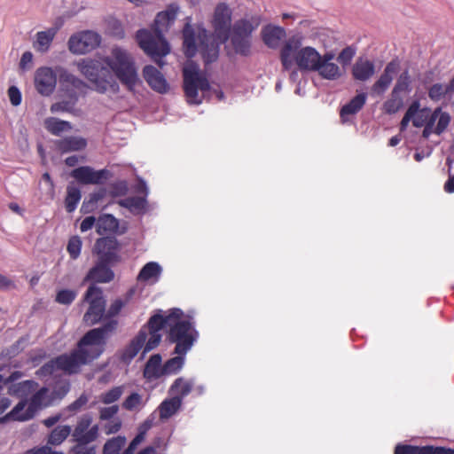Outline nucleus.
<instances>
[{
    "mask_svg": "<svg viewBox=\"0 0 454 454\" xmlns=\"http://www.w3.org/2000/svg\"><path fill=\"white\" fill-rule=\"evenodd\" d=\"M183 316L182 309L174 308L165 316L157 313L150 317L147 323L122 350L121 360L129 363L143 348L144 354L157 348L161 341L160 331L163 328H168L167 341L175 344L174 354L186 355L196 342L199 333L192 322L182 318Z\"/></svg>",
    "mask_w": 454,
    "mask_h": 454,
    "instance_id": "nucleus-1",
    "label": "nucleus"
},
{
    "mask_svg": "<svg viewBox=\"0 0 454 454\" xmlns=\"http://www.w3.org/2000/svg\"><path fill=\"white\" fill-rule=\"evenodd\" d=\"M77 67L81 74L92 84L93 89L101 94L107 90L113 93L119 91V84L111 71L129 91H134L136 86L141 82L132 57L119 47L114 48L111 56L102 60L82 59L77 63Z\"/></svg>",
    "mask_w": 454,
    "mask_h": 454,
    "instance_id": "nucleus-2",
    "label": "nucleus"
},
{
    "mask_svg": "<svg viewBox=\"0 0 454 454\" xmlns=\"http://www.w3.org/2000/svg\"><path fill=\"white\" fill-rule=\"evenodd\" d=\"M176 18V11L168 9L159 12L152 26V29H139L136 34V39L139 47L160 67L165 65L163 57L170 52V46L163 35Z\"/></svg>",
    "mask_w": 454,
    "mask_h": 454,
    "instance_id": "nucleus-3",
    "label": "nucleus"
},
{
    "mask_svg": "<svg viewBox=\"0 0 454 454\" xmlns=\"http://www.w3.org/2000/svg\"><path fill=\"white\" fill-rule=\"evenodd\" d=\"M117 325V320H108L100 327L88 331L80 339L75 348L87 364L103 354L106 341L116 330Z\"/></svg>",
    "mask_w": 454,
    "mask_h": 454,
    "instance_id": "nucleus-4",
    "label": "nucleus"
},
{
    "mask_svg": "<svg viewBox=\"0 0 454 454\" xmlns=\"http://www.w3.org/2000/svg\"><path fill=\"white\" fill-rule=\"evenodd\" d=\"M301 41L297 38L288 39L280 51V59L285 70H289L294 61L301 71H316L318 67L320 54L313 47L301 48Z\"/></svg>",
    "mask_w": 454,
    "mask_h": 454,
    "instance_id": "nucleus-5",
    "label": "nucleus"
},
{
    "mask_svg": "<svg viewBox=\"0 0 454 454\" xmlns=\"http://www.w3.org/2000/svg\"><path fill=\"white\" fill-rule=\"evenodd\" d=\"M98 425H92V417L90 414L82 416L70 434L74 442L70 449V454H95L96 448L91 443L98 439Z\"/></svg>",
    "mask_w": 454,
    "mask_h": 454,
    "instance_id": "nucleus-6",
    "label": "nucleus"
},
{
    "mask_svg": "<svg viewBox=\"0 0 454 454\" xmlns=\"http://www.w3.org/2000/svg\"><path fill=\"white\" fill-rule=\"evenodd\" d=\"M184 91L187 102L192 105L202 103V98L199 97L198 91L206 92L210 90V83L207 77L201 74L194 65L185 67L183 70Z\"/></svg>",
    "mask_w": 454,
    "mask_h": 454,
    "instance_id": "nucleus-7",
    "label": "nucleus"
},
{
    "mask_svg": "<svg viewBox=\"0 0 454 454\" xmlns=\"http://www.w3.org/2000/svg\"><path fill=\"white\" fill-rule=\"evenodd\" d=\"M83 301L89 304L83 315V322L87 325H94L106 318V299L100 287L90 285L84 294Z\"/></svg>",
    "mask_w": 454,
    "mask_h": 454,
    "instance_id": "nucleus-8",
    "label": "nucleus"
},
{
    "mask_svg": "<svg viewBox=\"0 0 454 454\" xmlns=\"http://www.w3.org/2000/svg\"><path fill=\"white\" fill-rule=\"evenodd\" d=\"M58 71L59 90L65 97L74 99V96L78 101L81 95H86L89 87L85 82L64 68Z\"/></svg>",
    "mask_w": 454,
    "mask_h": 454,
    "instance_id": "nucleus-9",
    "label": "nucleus"
},
{
    "mask_svg": "<svg viewBox=\"0 0 454 454\" xmlns=\"http://www.w3.org/2000/svg\"><path fill=\"white\" fill-rule=\"evenodd\" d=\"M101 42L100 35L93 31L85 30L73 35L68 40V49L74 54H85L96 49Z\"/></svg>",
    "mask_w": 454,
    "mask_h": 454,
    "instance_id": "nucleus-10",
    "label": "nucleus"
},
{
    "mask_svg": "<svg viewBox=\"0 0 454 454\" xmlns=\"http://www.w3.org/2000/svg\"><path fill=\"white\" fill-rule=\"evenodd\" d=\"M231 12L226 4H220L215 7L213 27L214 37L220 43L227 42L231 32Z\"/></svg>",
    "mask_w": 454,
    "mask_h": 454,
    "instance_id": "nucleus-11",
    "label": "nucleus"
},
{
    "mask_svg": "<svg viewBox=\"0 0 454 454\" xmlns=\"http://www.w3.org/2000/svg\"><path fill=\"white\" fill-rule=\"evenodd\" d=\"M57 74L47 67H40L35 74V86L38 93L43 96H50L55 90Z\"/></svg>",
    "mask_w": 454,
    "mask_h": 454,
    "instance_id": "nucleus-12",
    "label": "nucleus"
},
{
    "mask_svg": "<svg viewBox=\"0 0 454 454\" xmlns=\"http://www.w3.org/2000/svg\"><path fill=\"white\" fill-rule=\"evenodd\" d=\"M95 250L98 254V260L114 263L118 261L119 243L114 237H103L95 244Z\"/></svg>",
    "mask_w": 454,
    "mask_h": 454,
    "instance_id": "nucleus-13",
    "label": "nucleus"
},
{
    "mask_svg": "<svg viewBox=\"0 0 454 454\" xmlns=\"http://www.w3.org/2000/svg\"><path fill=\"white\" fill-rule=\"evenodd\" d=\"M55 362L59 364V370L68 375L80 372L81 367L87 364L76 348L58 356Z\"/></svg>",
    "mask_w": 454,
    "mask_h": 454,
    "instance_id": "nucleus-14",
    "label": "nucleus"
},
{
    "mask_svg": "<svg viewBox=\"0 0 454 454\" xmlns=\"http://www.w3.org/2000/svg\"><path fill=\"white\" fill-rule=\"evenodd\" d=\"M71 176L82 184H100L108 176L106 169L94 170L91 167L82 166L74 168Z\"/></svg>",
    "mask_w": 454,
    "mask_h": 454,
    "instance_id": "nucleus-15",
    "label": "nucleus"
},
{
    "mask_svg": "<svg viewBox=\"0 0 454 454\" xmlns=\"http://www.w3.org/2000/svg\"><path fill=\"white\" fill-rule=\"evenodd\" d=\"M112 264L98 260L96 264L88 271L83 281L91 282V285L111 282L114 278V273L111 270Z\"/></svg>",
    "mask_w": 454,
    "mask_h": 454,
    "instance_id": "nucleus-16",
    "label": "nucleus"
},
{
    "mask_svg": "<svg viewBox=\"0 0 454 454\" xmlns=\"http://www.w3.org/2000/svg\"><path fill=\"white\" fill-rule=\"evenodd\" d=\"M143 76L153 90L160 94H166L168 92L169 84L163 74L155 67L152 65L145 66L143 68Z\"/></svg>",
    "mask_w": 454,
    "mask_h": 454,
    "instance_id": "nucleus-17",
    "label": "nucleus"
},
{
    "mask_svg": "<svg viewBox=\"0 0 454 454\" xmlns=\"http://www.w3.org/2000/svg\"><path fill=\"white\" fill-rule=\"evenodd\" d=\"M394 454H454V450L433 445L415 446L398 443L395 447Z\"/></svg>",
    "mask_w": 454,
    "mask_h": 454,
    "instance_id": "nucleus-18",
    "label": "nucleus"
},
{
    "mask_svg": "<svg viewBox=\"0 0 454 454\" xmlns=\"http://www.w3.org/2000/svg\"><path fill=\"white\" fill-rule=\"evenodd\" d=\"M399 69V62L398 60H392L387 64L384 68L383 73L380 74L379 79L374 82L372 86V93L380 96L384 94V92L390 86L394 75L397 73Z\"/></svg>",
    "mask_w": 454,
    "mask_h": 454,
    "instance_id": "nucleus-19",
    "label": "nucleus"
},
{
    "mask_svg": "<svg viewBox=\"0 0 454 454\" xmlns=\"http://www.w3.org/2000/svg\"><path fill=\"white\" fill-rule=\"evenodd\" d=\"M87 140L82 137L68 136L54 142L55 147L60 153L82 151L87 146Z\"/></svg>",
    "mask_w": 454,
    "mask_h": 454,
    "instance_id": "nucleus-20",
    "label": "nucleus"
},
{
    "mask_svg": "<svg viewBox=\"0 0 454 454\" xmlns=\"http://www.w3.org/2000/svg\"><path fill=\"white\" fill-rule=\"evenodd\" d=\"M35 417L27 400H20L3 419L12 421H27Z\"/></svg>",
    "mask_w": 454,
    "mask_h": 454,
    "instance_id": "nucleus-21",
    "label": "nucleus"
},
{
    "mask_svg": "<svg viewBox=\"0 0 454 454\" xmlns=\"http://www.w3.org/2000/svg\"><path fill=\"white\" fill-rule=\"evenodd\" d=\"M375 72V66L372 61L368 59H359L352 67V75L355 80L367 81Z\"/></svg>",
    "mask_w": 454,
    "mask_h": 454,
    "instance_id": "nucleus-22",
    "label": "nucleus"
},
{
    "mask_svg": "<svg viewBox=\"0 0 454 454\" xmlns=\"http://www.w3.org/2000/svg\"><path fill=\"white\" fill-rule=\"evenodd\" d=\"M367 95L365 93H359L355 96L348 103L344 105L340 111V116L342 121H347L348 115L357 114L365 105Z\"/></svg>",
    "mask_w": 454,
    "mask_h": 454,
    "instance_id": "nucleus-23",
    "label": "nucleus"
},
{
    "mask_svg": "<svg viewBox=\"0 0 454 454\" xmlns=\"http://www.w3.org/2000/svg\"><path fill=\"white\" fill-rule=\"evenodd\" d=\"M262 36L264 43L270 48H277L286 36V31L280 27L267 26L262 29Z\"/></svg>",
    "mask_w": 454,
    "mask_h": 454,
    "instance_id": "nucleus-24",
    "label": "nucleus"
},
{
    "mask_svg": "<svg viewBox=\"0 0 454 454\" xmlns=\"http://www.w3.org/2000/svg\"><path fill=\"white\" fill-rule=\"evenodd\" d=\"M71 432V427L68 425L57 426L48 434L46 443L51 447L59 446L67 440Z\"/></svg>",
    "mask_w": 454,
    "mask_h": 454,
    "instance_id": "nucleus-25",
    "label": "nucleus"
},
{
    "mask_svg": "<svg viewBox=\"0 0 454 454\" xmlns=\"http://www.w3.org/2000/svg\"><path fill=\"white\" fill-rule=\"evenodd\" d=\"M161 364V356L160 354L153 355L146 362L144 369V377L149 380L159 379L164 375L163 366Z\"/></svg>",
    "mask_w": 454,
    "mask_h": 454,
    "instance_id": "nucleus-26",
    "label": "nucleus"
},
{
    "mask_svg": "<svg viewBox=\"0 0 454 454\" xmlns=\"http://www.w3.org/2000/svg\"><path fill=\"white\" fill-rule=\"evenodd\" d=\"M119 227L118 220L110 214H105L98 217L96 223L97 232L99 235L114 233Z\"/></svg>",
    "mask_w": 454,
    "mask_h": 454,
    "instance_id": "nucleus-27",
    "label": "nucleus"
},
{
    "mask_svg": "<svg viewBox=\"0 0 454 454\" xmlns=\"http://www.w3.org/2000/svg\"><path fill=\"white\" fill-rule=\"evenodd\" d=\"M44 128L53 136H60L63 132L72 129L71 122L56 117H48L44 120Z\"/></svg>",
    "mask_w": 454,
    "mask_h": 454,
    "instance_id": "nucleus-28",
    "label": "nucleus"
},
{
    "mask_svg": "<svg viewBox=\"0 0 454 454\" xmlns=\"http://www.w3.org/2000/svg\"><path fill=\"white\" fill-rule=\"evenodd\" d=\"M182 406L180 397H171L165 399L159 406V412L160 419H168L177 412Z\"/></svg>",
    "mask_w": 454,
    "mask_h": 454,
    "instance_id": "nucleus-29",
    "label": "nucleus"
},
{
    "mask_svg": "<svg viewBox=\"0 0 454 454\" xmlns=\"http://www.w3.org/2000/svg\"><path fill=\"white\" fill-rule=\"evenodd\" d=\"M27 403L35 414L43 407L50 404L49 389L46 387H41L30 397Z\"/></svg>",
    "mask_w": 454,
    "mask_h": 454,
    "instance_id": "nucleus-30",
    "label": "nucleus"
},
{
    "mask_svg": "<svg viewBox=\"0 0 454 454\" xmlns=\"http://www.w3.org/2000/svg\"><path fill=\"white\" fill-rule=\"evenodd\" d=\"M117 203L121 207L129 209L133 214L142 213L146 207V200L142 197H128L120 200Z\"/></svg>",
    "mask_w": 454,
    "mask_h": 454,
    "instance_id": "nucleus-31",
    "label": "nucleus"
},
{
    "mask_svg": "<svg viewBox=\"0 0 454 454\" xmlns=\"http://www.w3.org/2000/svg\"><path fill=\"white\" fill-rule=\"evenodd\" d=\"M161 272L160 266L155 262H147L140 270L137 280L149 281L153 279L157 281Z\"/></svg>",
    "mask_w": 454,
    "mask_h": 454,
    "instance_id": "nucleus-32",
    "label": "nucleus"
},
{
    "mask_svg": "<svg viewBox=\"0 0 454 454\" xmlns=\"http://www.w3.org/2000/svg\"><path fill=\"white\" fill-rule=\"evenodd\" d=\"M319 75L326 80H337L341 76V70L335 63H320L316 69Z\"/></svg>",
    "mask_w": 454,
    "mask_h": 454,
    "instance_id": "nucleus-33",
    "label": "nucleus"
},
{
    "mask_svg": "<svg viewBox=\"0 0 454 454\" xmlns=\"http://www.w3.org/2000/svg\"><path fill=\"white\" fill-rule=\"evenodd\" d=\"M56 35L54 28H50L46 31H40L36 34V41L35 48L41 52H45L50 48L51 42Z\"/></svg>",
    "mask_w": 454,
    "mask_h": 454,
    "instance_id": "nucleus-34",
    "label": "nucleus"
},
{
    "mask_svg": "<svg viewBox=\"0 0 454 454\" xmlns=\"http://www.w3.org/2000/svg\"><path fill=\"white\" fill-rule=\"evenodd\" d=\"M193 389V384L191 380H186L184 378H177L170 387V391L176 395L175 397H180L183 402V398L188 395Z\"/></svg>",
    "mask_w": 454,
    "mask_h": 454,
    "instance_id": "nucleus-35",
    "label": "nucleus"
},
{
    "mask_svg": "<svg viewBox=\"0 0 454 454\" xmlns=\"http://www.w3.org/2000/svg\"><path fill=\"white\" fill-rule=\"evenodd\" d=\"M184 50L185 56L192 58L197 51L196 38L194 31L190 27H186L184 29Z\"/></svg>",
    "mask_w": 454,
    "mask_h": 454,
    "instance_id": "nucleus-36",
    "label": "nucleus"
},
{
    "mask_svg": "<svg viewBox=\"0 0 454 454\" xmlns=\"http://www.w3.org/2000/svg\"><path fill=\"white\" fill-rule=\"evenodd\" d=\"M81 191L78 187L74 185L67 186L65 206L68 213H72L75 210L79 201L81 200Z\"/></svg>",
    "mask_w": 454,
    "mask_h": 454,
    "instance_id": "nucleus-37",
    "label": "nucleus"
},
{
    "mask_svg": "<svg viewBox=\"0 0 454 454\" xmlns=\"http://www.w3.org/2000/svg\"><path fill=\"white\" fill-rule=\"evenodd\" d=\"M403 106V98L401 94L392 90L390 97L383 104V109L386 114H394L397 113Z\"/></svg>",
    "mask_w": 454,
    "mask_h": 454,
    "instance_id": "nucleus-38",
    "label": "nucleus"
},
{
    "mask_svg": "<svg viewBox=\"0 0 454 454\" xmlns=\"http://www.w3.org/2000/svg\"><path fill=\"white\" fill-rule=\"evenodd\" d=\"M392 90L395 91V94L411 92V78L407 69L400 74Z\"/></svg>",
    "mask_w": 454,
    "mask_h": 454,
    "instance_id": "nucleus-39",
    "label": "nucleus"
},
{
    "mask_svg": "<svg viewBox=\"0 0 454 454\" xmlns=\"http://www.w3.org/2000/svg\"><path fill=\"white\" fill-rule=\"evenodd\" d=\"M220 44L219 40H216L215 37H214V42L210 46L204 45V42H201L202 56L206 63H212L217 59Z\"/></svg>",
    "mask_w": 454,
    "mask_h": 454,
    "instance_id": "nucleus-40",
    "label": "nucleus"
},
{
    "mask_svg": "<svg viewBox=\"0 0 454 454\" xmlns=\"http://www.w3.org/2000/svg\"><path fill=\"white\" fill-rule=\"evenodd\" d=\"M184 356L185 355H177L176 356L166 361V363L163 364L164 375L175 374L178 372L184 364Z\"/></svg>",
    "mask_w": 454,
    "mask_h": 454,
    "instance_id": "nucleus-41",
    "label": "nucleus"
},
{
    "mask_svg": "<svg viewBox=\"0 0 454 454\" xmlns=\"http://www.w3.org/2000/svg\"><path fill=\"white\" fill-rule=\"evenodd\" d=\"M125 442L126 439L122 436L107 440L103 448V454H119Z\"/></svg>",
    "mask_w": 454,
    "mask_h": 454,
    "instance_id": "nucleus-42",
    "label": "nucleus"
},
{
    "mask_svg": "<svg viewBox=\"0 0 454 454\" xmlns=\"http://www.w3.org/2000/svg\"><path fill=\"white\" fill-rule=\"evenodd\" d=\"M124 391L123 386L114 387L108 391L102 393L99 396V400L101 403L105 404H111L114 402L118 401L122 395Z\"/></svg>",
    "mask_w": 454,
    "mask_h": 454,
    "instance_id": "nucleus-43",
    "label": "nucleus"
},
{
    "mask_svg": "<svg viewBox=\"0 0 454 454\" xmlns=\"http://www.w3.org/2000/svg\"><path fill=\"white\" fill-rule=\"evenodd\" d=\"M231 43L237 53L247 55L250 51L249 37L231 35Z\"/></svg>",
    "mask_w": 454,
    "mask_h": 454,
    "instance_id": "nucleus-44",
    "label": "nucleus"
},
{
    "mask_svg": "<svg viewBox=\"0 0 454 454\" xmlns=\"http://www.w3.org/2000/svg\"><path fill=\"white\" fill-rule=\"evenodd\" d=\"M38 384L34 380H24L22 382L12 384L9 388V393L13 395H26L34 390Z\"/></svg>",
    "mask_w": 454,
    "mask_h": 454,
    "instance_id": "nucleus-45",
    "label": "nucleus"
},
{
    "mask_svg": "<svg viewBox=\"0 0 454 454\" xmlns=\"http://www.w3.org/2000/svg\"><path fill=\"white\" fill-rule=\"evenodd\" d=\"M450 95L448 88L442 83H434L428 89V97L434 102H438Z\"/></svg>",
    "mask_w": 454,
    "mask_h": 454,
    "instance_id": "nucleus-46",
    "label": "nucleus"
},
{
    "mask_svg": "<svg viewBox=\"0 0 454 454\" xmlns=\"http://www.w3.org/2000/svg\"><path fill=\"white\" fill-rule=\"evenodd\" d=\"M104 191L90 194V198L87 200L83 201L81 207V211L83 214L92 212L96 208L98 202L104 198Z\"/></svg>",
    "mask_w": 454,
    "mask_h": 454,
    "instance_id": "nucleus-47",
    "label": "nucleus"
},
{
    "mask_svg": "<svg viewBox=\"0 0 454 454\" xmlns=\"http://www.w3.org/2000/svg\"><path fill=\"white\" fill-rule=\"evenodd\" d=\"M253 30L254 27L248 20H240L234 24L231 35L250 37Z\"/></svg>",
    "mask_w": 454,
    "mask_h": 454,
    "instance_id": "nucleus-48",
    "label": "nucleus"
},
{
    "mask_svg": "<svg viewBox=\"0 0 454 454\" xmlns=\"http://www.w3.org/2000/svg\"><path fill=\"white\" fill-rule=\"evenodd\" d=\"M82 245V239L79 236H73L69 239L67 250L72 260H76L80 256Z\"/></svg>",
    "mask_w": 454,
    "mask_h": 454,
    "instance_id": "nucleus-49",
    "label": "nucleus"
},
{
    "mask_svg": "<svg viewBox=\"0 0 454 454\" xmlns=\"http://www.w3.org/2000/svg\"><path fill=\"white\" fill-rule=\"evenodd\" d=\"M77 103L75 97L73 98L64 99L59 102H56L51 106V113H59V112H72Z\"/></svg>",
    "mask_w": 454,
    "mask_h": 454,
    "instance_id": "nucleus-50",
    "label": "nucleus"
},
{
    "mask_svg": "<svg viewBox=\"0 0 454 454\" xmlns=\"http://www.w3.org/2000/svg\"><path fill=\"white\" fill-rule=\"evenodd\" d=\"M420 106V104L418 100L413 101L410 106L408 107L406 113L404 114L401 122H400V130L404 131L409 122L411 121V118L417 114L419 111V108Z\"/></svg>",
    "mask_w": 454,
    "mask_h": 454,
    "instance_id": "nucleus-51",
    "label": "nucleus"
},
{
    "mask_svg": "<svg viewBox=\"0 0 454 454\" xmlns=\"http://www.w3.org/2000/svg\"><path fill=\"white\" fill-rule=\"evenodd\" d=\"M142 405V395L137 392L130 394L122 403V408L127 411H134Z\"/></svg>",
    "mask_w": 454,
    "mask_h": 454,
    "instance_id": "nucleus-52",
    "label": "nucleus"
},
{
    "mask_svg": "<svg viewBox=\"0 0 454 454\" xmlns=\"http://www.w3.org/2000/svg\"><path fill=\"white\" fill-rule=\"evenodd\" d=\"M76 293L74 291L63 289L58 292L55 301L60 304L69 305L74 301Z\"/></svg>",
    "mask_w": 454,
    "mask_h": 454,
    "instance_id": "nucleus-53",
    "label": "nucleus"
},
{
    "mask_svg": "<svg viewBox=\"0 0 454 454\" xmlns=\"http://www.w3.org/2000/svg\"><path fill=\"white\" fill-rule=\"evenodd\" d=\"M438 121L434 128V134L441 135L445 129L448 128L450 122V115L447 112H442L441 110V114L438 116Z\"/></svg>",
    "mask_w": 454,
    "mask_h": 454,
    "instance_id": "nucleus-54",
    "label": "nucleus"
},
{
    "mask_svg": "<svg viewBox=\"0 0 454 454\" xmlns=\"http://www.w3.org/2000/svg\"><path fill=\"white\" fill-rule=\"evenodd\" d=\"M59 370V364L55 362V358L50 360L36 371V375L40 377H47L52 375Z\"/></svg>",
    "mask_w": 454,
    "mask_h": 454,
    "instance_id": "nucleus-55",
    "label": "nucleus"
},
{
    "mask_svg": "<svg viewBox=\"0 0 454 454\" xmlns=\"http://www.w3.org/2000/svg\"><path fill=\"white\" fill-rule=\"evenodd\" d=\"M430 113L429 108L419 109L417 114L411 118L412 125L416 128H420L426 125V121L427 120L428 114Z\"/></svg>",
    "mask_w": 454,
    "mask_h": 454,
    "instance_id": "nucleus-56",
    "label": "nucleus"
},
{
    "mask_svg": "<svg viewBox=\"0 0 454 454\" xmlns=\"http://www.w3.org/2000/svg\"><path fill=\"white\" fill-rule=\"evenodd\" d=\"M125 306V301L121 299L114 300L110 305L109 309L106 312V319L113 320L112 318L116 317Z\"/></svg>",
    "mask_w": 454,
    "mask_h": 454,
    "instance_id": "nucleus-57",
    "label": "nucleus"
},
{
    "mask_svg": "<svg viewBox=\"0 0 454 454\" xmlns=\"http://www.w3.org/2000/svg\"><path fill=\"white\" fill-rule=\"evenodd\" d=\"M356 54V50L351 46L344 48L339 54L337 59L343 66L348 65Z\"/></svg>",
    "mask_w": 454,
    "mask_h": 454,
    "instance_id": "nucleus-58",
    "label": "nucleus"
},
{
    "mask_svg": "<svg viewBox=\"0 0 454 454\" xmlns=\"http://www.w3.org/2000/svg\"><path fill=\"white\" fill-rule=\"evenodd\" d=\"M129 191L126 181H119L111 185L110 193L113 197L124 196Z\"/></svg>",
    "mask_w": 454,
    "mask_h": 454,
    "instance_id": "nucleus-59",
    "label": "nucleus"
},
{
    "mask_svg": "<svg viewBox=\"0 0 454 454\" xmlns=\"http://www.w3.org/2000/svg\"><path fill=\"white\" fill-rule=\"evenodd\" d=\"M121 428V420L119 418L107 420L104 426V432L106 434H115Z\"/></svg>",
    "mask_w": 454,
    "mask_h": 454,
    "instance_id": "nucleus-60",
    "label": "nucleus"
},
{
    "mask_svg": "<svg viewBox=\"0 0 454 454\" xmlns=\"http://www.w3.org/2000/svg\"><path fill=\"white\" fill-rule=\"evenodd\" d=\"M119 406L114 404L109 407H104L99 410V419L101 420H110L118 413Z\"/></svg>",
    "mask_w": 454,
    "mask_h": 454,
    "instance_id": "nucleus-61",
    "label": "nucleus"
},
{
    "mask_svg": "<svg viewBox=\"0 0 454 454\" xmlns=\"http://www.w3.org/2000/svg\"><path fill=\"white\" fill-rule=\"evenodd\" d=\"M8 96L12 106H18L21 103V93L16 86H11L8 89Z\"/></svg>",
    "mask_w": 454,
    "mask_h": 454,
    "instance_id": "nucleus-62",
    "label": "nucleus"
},
{
    "mask_svg": "<svg viewBox=\"0 0 454 454\" xmlns=\"http://www.w3.org/2000/svg\"><path fill=\"white\" fill-rule=\"evenodd\" d=\"M27 454H64L62 451H56L51 449V447L48 444L45 446L34 448L29 450Z\"/></svg>",
    "mask_w": 454,
    "mask_h": 454,
    "instance_id": "nucleus-63",
    "label": "nucleus"
},
{
    "mask_svg": "<svg viewBox=\"0 0 454 454\" xmlns=\"http://www.w3.org/2000/svg\"><path fill=\"white\" fill-rule=\"evenodd\" d=\"M87 403L88 397L85 395H82L79 398H77L68 406V410L71 411H77L81 410L83 406H85Z\"/></svg>",
    "mask_w": 454,
    "mask_h": 454,
    "instance_id": "nucleus-64",
    "label": "nucleus"
}]
</instances>
